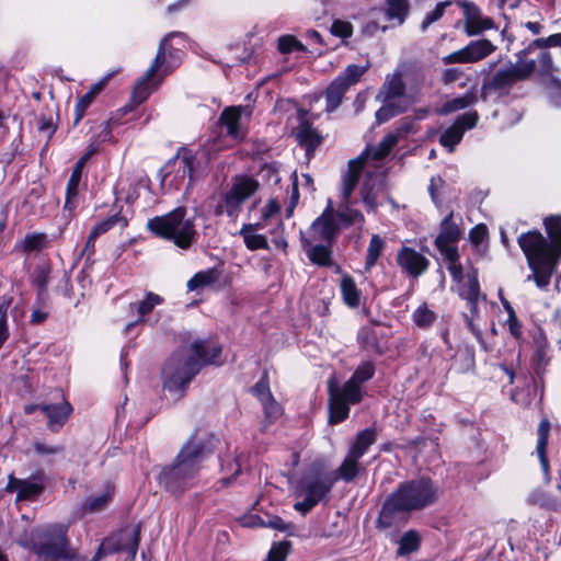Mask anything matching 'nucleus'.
<instances>
[{
    "instance_id": "obj_43",
    "label": "nucleus",
    "mask_w": 561,
    "mask_h": 561,
    "mask_svg": "<svg viewBox=\"0 0 561 561\" xmlns=\"http://www.w3.org/2000/svg\"><path fill=\"white\" fill-rule=\"evenodd\" d=\"M385 240L378 236L373 234L368 244L367 254H366V262H365V268L370 270L378 261L383 248H385Z\"/></svg>"
},
{
    "instance_id": "obj_63",
    "label": "nucleus",
    "mask_w": 561,
    "mask_h": 561,
    "mask_svg": "<svg viewBox=\"0 0 561 561\" xmlns=\"http://www.w3.org/2000/svg\"><path fill=\"white\" fill-rule=\"evenodd\" d=\"M93 100L94 99L87 93L78 100L75 107V125H77L82 119L87 108L90 106Z\"/></svg>"
},
{
    "instance_id": "obj_41",
    "label": "nucleus",
    "mask_w": 561,
    "mask_h": 561,
    "mask_svg": "<svg viewBox=\"0 0 561 561\" xmlns=\"http://www.w3.org/2000/svg\"><path fill=\"white\" fill-rule=\"evenodd\" d=\"M421 537L417 531L409 530L399 540L398 556H408L420 548Z\"/></svg>"
},
{
    "instance_id": "obj_5",
    "label": "nucleus",
    "mask_w": 561,
    "mask_h": 561,
    "mask_svg": "<svg viewBox=\"0 0 561 561\" xmlns=\"http://www.w3.org/2000/svg\"><path fill=\"white\" fill-rule=\"evenodd\" d=\"M334 484L331 473L325 472L320 463H312L309 470L296 484L295 511L307 515L314 506L328 496Z\"/></svg>"
},
{
    "instance_id": "obj_14",
    "label": "nucleus",
    "mask_w": 561,
    "mask_h": 561,
    "mask_svg": "<svg viewBox=\"0 0 561 561\" xmlns=\"http://www.w3.org/2000/svg\"><path fill=\"white\" fill-rule=\"evenodd\" d=\"M175 34L176 33H169L161 39L156 58L153 59L150 68L146 71L144 78L136 84L134 89L133 99L136 103H142L150 95L151 90L148 87V82L153 78L158 69L164 64L167 43Z\"/></svg>"
},
{
    "instance_id": "obj_60",
    "label": "nucleus",
    "mask_w": 561,
    "mask_h": 561,
    "mask_svg": "<svg viewBox=\"0 0 561 561\" xmlns=\"http://www.w3.org/2000/svg\"><path fill=\"white\" fill-rule=\"evenodd\" d=\"M358 339L365 348L378 350L377 334L373 329H362L358 333Z\"/></svg>"
},
{
    "instance_id": "obj_52",
    "label": "nucleus",
    "mask_w": 561,
    "mask_h": 561,
    "mask_svg": "<svg viewBox=\"0 0 561 561\" xmlns=\"http://www.w3.org/2000/svg\"><path fill=\"white\" fill-rule=\"evenodd\" d=\"M399 141V136L396 135V134H390L388 136H386L377 146L376 150H375V158L376 159H383L385 157H387L390 151L394 148V146L398 144Z\"/></svg>"
},
{
    "instance_id": "obj_31",
    "label": "nucleus",
    "mask_w": 561,
    "mask_h": 561,
    "mask_svg": "<svg viewBox=\"0 0 561 561\" xmlns=\"http://www.w3.org/2000/svg\"><path fill=\"white\" fill-rule=\"evenodd\" d=\"M260 228V224H247L240 230L243 236L247 248L251 251L259 249H268L267 239L263 234H257L255 231Z\"/></svg>"
},
{
    "instance_id": "obj_35",
    "label": "nucleus",
    "mask_w": 561,
    "mask_h": 561,
    "mask_svg": "<svg viewBox=\"0 0 561 561\" xmlns=\"http://www.w3.org/2000/svg\"><path fill=\"white\" fill-rule=\"evenodd\" d=\"M45 113H42L37 118V131L43 134L50 139L57 129V119L58 113L55 108L49 107L48 105L45 107Z\"/></svg>"
},
{
    "instance_id": "obj_18",
    "label": "nucleus",
    "mask_w": 561,
    "mask_h": 561,
    "mask_svg": "<svg viewBox=\"0 0 561 561\" xmlns=\"http://www.w3.org/2000/svg\"><path fill=\"white\" fill-rule=\"evenodd\" d=\"M396 260L401 270L413 278L421 276L430 266V261L423 254L409 247H402Z\"/></svg>"
},
{
    "instance_id": "obj_17",
    "label": "nucleus",
    "mask_w": 561,
    "mask_h": 561,
    "mask_svg": "<svg viewBox=\"0 0 561 561\" xmlns=\"http://www.w3.org/2000/svg\"><path fill=\"white\" fill-rule=\"evenodd\" d=\"M460 7L465 15V33L468 36H476L480 33L494 27V22L491 18L483 16L480 9L471 1L463 0Z\"/></svg>"
},
{
    "instance_id": "obj_50",
    "label": "nucleus",
    "mask_w": 561,
    "mask_h": 561,
    "mask_svg": "<svg viewBox=\"0 0 561 561\" xmlns=\"http://www.w3.org/2000/svg\"><path fill=\"white\" fill-rule=\"evenodd\" d=\"M112 499V495L110 491L104 492L100 495H96L94 497H91L85 504H84V512L85 513H95L101 512L105 510V507L108 505L110 501Z\"/></svg>"
},
{
    "instance_id": "obj_40",
    "label": "nucleus",
    "mask_w": 561,
    "mask_h": 561,
    "mask_svg": "<svg viewBox=\"0 0 561 561\" xmlns=\"http://www.w3.org/2000/svg\"><path fill=\"white\" fill-rule=\"evenodd\" d=\"M219 278V272L216 268H208L196 273L188 282L187 289L193 291L198 288L209 286L217 282Z\"/></svg>"
},
{
    "instance_id": "obj_1",
    "label": "nucleus",
    "mask_w": 561,
    "mask_h": 561,
    "mask_svg": "<svg viewBox=\"0 0 561 561\" xmlns=\"http://www.w3.org/2000/svg\"><path fill=\"white\" fill-rule=\"evenodd\" d=\"M440 491L432 479L421 477L399 483L387 496L378 514V529L399 527L408 520L412 512L422 511L435 504Z\"/></svg>"
},
{
    "instance_id": "obj_38",
    "label": "nucleus",
    "mask_w": 561,
    "mask_h": 561,
    "mask_svg": "<svg viewBox=\"0 0 561 561\" xmlns=\"http://www.w3.org/2000/svg\"><path fill=\"white\" fill-rule=\"evenodd\" d=\"M410 11V3L408 0H387V19L396 20L398 25L404 23Z\"/></svg>"
},
{
    "instance_id": "obj_3",
    "label": "nucleus",
    "mask_w": 561,
    "mask_h": 561,
    "mask_svg": "<svg viewBox=\"0 0 561 561\" xmlns=\"http://www.w3.org/2000/svg\"><path fill=\"white\" fill-rule=\"evenodd\" d=\"M221 351L219 344L209 340H196L190 346L174 351L161 371L163 388L183 396L201 369L214 364Z\"/></svg>"
},
{
    "instance_id": "obj_16",
    "label": "nucleus",
    "mask_w": 561,
    "mask_h": 561,
    "mask_svg": "<svg viewBox=\"0 0 561 561\" xmlns=\"http://www.w3.org/2000/svg\"><path fill=\"white\" fill-rule=\"evenodd\" d=\"M140 533L141 523L124 527L110 539L112 550L126 552L131 560L135 559L140 541Z\"/></svg>"
},
{
    "instance_id": "obj_64",
    "label": "nucleus",
    "mask_w": 561,
    "mask_h": 561,
    "mask_svg": "<svg viewBox=\"0 0 561 561\" xmlns=\"http://www.w3.org/2000/svg\"><path fill=\"white\" fill-rule=\"evenodd\" d=\"M549 90L551 102L556 106H561V80L557 77H552L549 81Z\"/></svg>"
},
{
    "instance_id": "obj_26",
    "label": "nucleus",
    "mask_w": 561,
    "mask_h": 561,
    "mask_svg": "<svg viewBox=\"0 0 561 561\" xmlns=\"http://www.w3.org/2000/svg\"><path fill=\"white\" fill-rule=\"evenodd\" d=\"M360 458L353 457L351 453H347L340 467L332 472L334 482L343 480L344 482H353L359 474L362 467L358 463Z\"/></svg>"
},
{
    "instance_id": "obj_54",
    "label": "nucleus",
    "mask_w": 561,
    "mask_h": 561,
    "mask_svg": "<svg viewBox=\"0 0 561 561\" xmlns=\"http://www.w3.org/2000/svg\"><path fill=\"white\" fill-rule=\"evenodd\" d=\"M330 32L332 35L345 41L353 35V25L348 21L336 19L332 22Z\"/></svg>"
},
{
    "instance_id": "obj_9",
    "label": "nucleus",
    "mask_w": 561,
    "mask_h": 561,
    "mask_svg": "<svg viewBox=\"0 0 561 561\" xmlns=\"http://www.w3.org/2000/svg\"><path fill=\"white\" fill-rule=\"evenodd\" d=\"M259 187V181L251 176L233 178L230 190L221 196L215 214L217 216L226 214L230 219L236 220L242 210L243 203L253 196Z\"/></svg>"
},
{
    "instance_id": "obj_19",
    "label": "nucleus",
    "mask_w": 561,
    "mask_h": 561,
    "mask_svg": "<svg viewBox=\"0 0 561 561\" xmlns=\"http://www.w3.org/2000/svg\"><path fill=\"white\" fill-rule=\"evenodd\" d=\"M402 77V72L399 70L387 75L383 83L376 94V100H407L409 95L407 94V85Z\"/></svg>"
},
{
    "instance_id": "obj_59",
    "label": "nucleus",
    "mask_w": 561,
    "mask_h": 561,
    "mask_svg": "<svg viewBox=\"0 0 561 561\" xmlns=\"http://www.w3.org/2000/svg\"><path fill=\"white\" fill-rule=\"evenodd\" d=\"M34 451L38 456H54L64 451V447L60 445H50L44 442L36 440L33 443Z\"/></svg>"
},
{
    "instance_id": "obj_61",
    "label": "nucleus",
    "mask_w": 561,
    "mask_h": 561,
    "mask_svg": "<svg viewBox=\"0 0 561 561\" xmlns=\"http://www.w3.org/2000/svg\"><path fill=\"white\" fill-rule=\"evenodd\" d=\"M425 81V76L421 69H417L413 71L412 73V83L409 88V98H411L413 101L415 100L416 94L422 89Z\"/></svg>"
},
{
    "instance_id": "obj_23",
    "label": "nucleus",
    "mask_w": 561,
    "mask_h": 561,
    "mask_svg": "<svg viewBox=\"0 0 561 561\" xmlns=\"http://www.w3.org/2000/svg\"><path fill=\"white\" fill-rule=\"evenodd\" d=\"M551 424L550 421L547 417H543L537 430L538 440L536 446V453L538 455L541 469L545 474V481H550V467H549V460L547 457V445L549 439V433H550Z\"/></svg>"
},
{
    "instance_id": "obj_13",
    "label": "nucleus",
    "mask_w": 561,
    "mask_h": 561,
    "mask_svg": "<svg viewBox=\"0 0 561 561\" xmlns=\"http://www.w3.org/2000/svg\"><path fill=\"white\" fill-rule=\"evenodd\" d=\"M461 231L454 221V214L450 211L440 222L439 233L434 244L446 260H455L457 256L456 243L460 239Z\"/></svg>"
},
{
    "instance_id": "obj_7",
    "label": "nucleus",
    "mask_w": 561,
    "mask_h": 561,
    "mask_svg": "<svg viewBox=\"0 0 561 561\" xmlns=\"http://www.w3.org/2000/svg\"><path fill=\"white\" fill-rule=\"evenodd\" d=\"M147 229L154 236L172 241L184 250L192 245L196 236L194 219L186 218L184 207H178L165 215L149 219Z\"/></svg>"
},
{
    "instance_id": "obj_55",
    "label": "nucleus",
    "mask_w": 561,
    "mask_h": 561,
    "mask_svg": "<svg viewBox=\"0 0 561 561\" xmlns=\"http://www.w3.org/2000/svg\"><path fill=\"white\" fill-rule=\"evenodd\" d=\"M449 4V1L438 2L435 9L425 15L423 22L421 23V31L425 32L430 25L438 21L444 15L445 9Z\"/></svg>"
},
{
    "instance_id": "obj_53",
    "label": "nucleus",
    "mask_w": 561,
    "mask_h": 561,
    "mask_svg": "<svg viewBox=\"0 0 561 561\" xmlns=\"http://www.w3.org/2000/svg\"><path fill=\"white\" fill-rule=\"evenodd\" d=\"M530 502L535 505H539L541 507H545L548 510H553V511L558 510V507H559L558 500L553 499L545 491H535L530 495Z\"/></svg>"
},
{
    "instance_id": "obj_4",
    "label": "nucleus",
    "mask_w": 561,
    "mask_h": 561,
    "mask_svg": "<svg viewBox=\"0 0 561 561\" xmlns=\"http://www.w3.org/2000/svg\"><path fill=\"white\" fill-rule=\"evenodd\" d=\"M518 245L526 256L531 274L527 280H534L539 288H546L556 270L559 254L548 239L539 230L522 233L517 239Z\"/></svg>"
},
{
    "instance_id": "obj_48",
    "label": "nucleus",
    "mask_w": 561,
    "mask_h": 561,
    "mask_svg": "<svg viewBox=\"0 0 561 561\" xmlns=\"http://www.w3.org/2000/svg\"><path fill=\"white\" fill-rule=\"evenodd\" d=\"M257 525L262 527H268L288 535L294 534L295 526L291 523H286L279 516H267L266 519L257 517Z\"/></svg>"
},
{
    "instance_id": "obj_22",
    "label": "nucleus",
    "mask_w": 561,
    "mask_h": 561,
    "mask_svg": "<svg viewBox=\"0 0 561 561\" xmlns=\"http://www.w3.org/2000/svg\"><path fill=\"white\" fill-rule=\"evenodd\" d=\"M178 160L181 161V164L183 167V176L187 174L190 178V182H192L194 180V174L199 164V161L197 160L196 154L185 147H180L178 149L176 154L173 158L169 159L164 167L161 169V172L164 173L162 180H165L167 175L170 172L171 165L174 164Z\"/></svg>"
},
{
    "instance_id": "obj_24",
    "label": "nucleus",
    "mask_w": 561,
    "mask_h": 561,
    "mask_svg": "<svg viewBox=\"0 0 561 561\" xmlns=\"http://www.w3.org/2000/svg\"><path fill=\"white\" fill-rule=\"evenodd\" d=\"M46 474L43 470L33 473L28 479H24L18 501L33 500L38 496L45 489Z\"/></svg>"
},
{
    "instance_id": "obj_21",
    "label": "nucleus",
    "mask_w": 561,
    "mask_h": 561,
    "mask_svg": "<svg viewBox=\"0 0 561 561\" xmlns=\"http://www.w3.org/2000/svg\"><path fill=\"white\" fill-rule=\"evenodd\" d=\"M458 295L468 302L470 312L476 316L479 312V300L481 298L485 300V296L480 291L478 271L476 268L468 272L466 279L459 283Z\"/></svg>"
},
{
    "instance_id": "obj_47",
    "label": "nucleus",
    "mask_w": 561,
    "mask_h": 561,
    "mask_svg": "<svg viewBox=\"0 0 561 561\" xmlns=\"http://www.w3.org/2000/svg\"><path fill=\"white\" fill-rule=\"evenodd\" d=\"M412 319L416 327L427 329L435 321L436 314L434 311L430 310L424 302L414 310Z\"/></svg>"
},
{
    "instance_id": "obj_8",
    "label": "nucleus",
    "mask_w": 561,
    "mask_h": 561,
    "mask_svg": "<svg viewBox=\"0 0 561 561\" xmlns=\"http://www.w3.org/2000/svg\"><path fill=\"white\" fill-rule=\"evenodd\" d=\"M535 70V60L511 64L510 67L496 70L483 81L480 91L481 100L485 102L493 95L497 98L508 95L516 82L529 79Z\"/></svg>"
},
{
    "instance_id": "obj_46",
    "label": "nucleus",
    "mask_w": 561,
    "mask_h": 561,
    "mask_svg": "<svg viewBox=\"0 0 561 561\" xmlns=\"http://www.w3.org/2000/svg\"><path fill=\"white\" fill-rule=\"evenodd\" d=\"M47 244V236L44 232L27 233L21 241V248L24 252L39 251Z\"/></svg>"
},
{
    "instance_id": "obj_29",
    "label": "nucleus",
    "mask_w": 561,
    "mask_h": 561,
    "mask_svg": "<svg viewBox=\"0 0 561 561\" xmlns=\"http://www.w3.org/2000/svg\"><path fill=\"white\" fill-rule=\"evenodd\" d=\"M329 392H334V394L341 397L350 404L359 403L363 398L360 385L355 382L351 378L344 383L342 388H339L337 386L330 383Z\"/></svg>"
},
{
    "instance_id": "obj_32",
    "label": "nucleus",
    "mask_w": 561,
    "mask_h": 561,
    "mask_svg": "<svg viewBox=\"0 0 561 561\" xmlns=\"http://www.w3.org/2000/svg\"><path fill=\"white\" fill-rule=\"evenodd\" d=\"M81 163H76L72 169L70 179L68 180L66 187V202L65 207L69 210L76 207L77 197L79 194V184L82 176Z\"/></svg>"
},
{
    "instance_id": "obj_28",
    "label": "nucleus",
    "mask_w": 561,
    "mask_h": 561,
    "mask_svg": "<svg viewBox=\"0 0 561 561\" xmlns=\"http://www.w3.org/2000/svg\"><path fill=\"white\" fill-rule=\"evenodd\" d=\"M163 301L164 299L160 295L148 291L142 300L130 304V309L136 308L138 319L127 325V331L141 322L145 316L149 314L157 306L163 304Z\"/></svg>"
},
{
    "instance_id": "obj_15",
    "label": "nucleus",
    "mask_w": 561,
    "mask_h": 561,
    "mask_svg": "<svg viewBox=\"0 0 561 561\" xmlns=\"http://www.w3.org/2000/svg\"><path fill=\"white\" fill-rule=\"evenodd\" d=\"M311 230L318 236L319 239L332 243L341 230L333 202L328 199V204L323 213L312 222Z\"/></svg>"
},
{
    "instance_id": "obj_62",
    "label": "nucleus",
    "mask_w": 561,
    "mask_h": 561,
    "mask_svg": "<svg viewBox=\"0 0 561 561\" xmlns=\"http://www.w3.org/2000/svg\"><path fill=\"white\" fill-rule=\"evenodd\" d=\"M478 119H479V115L476 111H473V112H468L462 115H459L456 118L454 124L463 127V131H465L466 129L473 128L477 125Z\"/></svg>"
},
{
    "instance_id": "obj_49",
    "label": "nucleus",
    "mask_w": 561,
    "mask_h": 561,
    "mask_svg": "<svg viewBox=\"0 0 561 561\" xmlns=\"http://www.w3.org/2000/svg\"><path fill=\"white\" fill-rule=\"evenodd\" d=\"M558 69L554 67L550 53L542 51L538 58V73L541 78L551 80L553 72Z\"/></svg>"
},
{
    "instance_id": "obj_20",
    "label": "nucleus",
    "mask_w": 561,
    "mask_h": 561,
    "mask_svg": "<svg viewBox=\"0 0 561 561\" xmlns=\"http://www.w3.org/2000/svg\"><path fill=\"white\" fill-rule=\"evenodd\" d=\"M38 410L48 419L47 427L51 432H57L68 420L72 412L71 404L61 396L58 403H41Z\"/></svg>"
},
{
    "instance_id": "obj_6",
    "label": "nucleus",
    "mask_w": 561,
    "mask_h": 561,
    "mask_svg": "<svg viewBox=\"0 0 561 561\" xmlns=\"http://www.w3.org/2000/svg\"><path fill=\"white\" fill-rule=\"evenodd\" d=\"M18 543L33 551L38 558L53 561L70 547L68 526L65 524H49L38 527L20 537Z\"/></svg>"
},
{
    "instance_id": "obj_10",
    "label": "nucleus",
    "mask_w": 561,
    "mask_h": 561,
    "mask_svg": "<svg viewBox=\"0 0 561 561\" xmlns=\"http://www.w3.org/2000/svg\"><path fill=\"white\" fill-rule=\"evenodd\" d=\"M362 165L360 160H351L348 169L342 178V202L335 210L341 228L357 224L363 225L365 221L363 214L351 207V195L358 183Z\"/></svg>"
},
{
    "instance_id": "obj_25",
    "label": "nucleus",
    "mask_w": 561,
    "mask_h": 561,
    "mask_svg": "<svg viewBox=\"0 0 561 561\" xmlns=\"http://www.w3.org/2000/svg\"><path fill=\"white\" fill-rule=\"evenodd\" d=\"M380 102L382 105L375 114L377 125H381L391 118L403 114L409 107V102L407 100H389Z\"/></svg>"
},
{
    "instance_id": "obj_30",
    "label": "nucleus",
    "mask_w": 561,
    "mask_h": 561,
    "mask_svg": "<svg viewBox=\"0 0 561 561\" xmlns=\"http://www.w3.org/2000/svg\"><path fill=\"white\" fill-rule=\"evenodd\" d=\"M377 439V432L375 428L369 427L365 428L357 433L356 438L351 446L348 453L353 455V457L362 458L367 449L375 444Z\"/></svg>"
},
{
    "instance_id": "obj_58",
    "label": "nucleus",
    "mask_w": 561,
    "mask_h": 561,
    "mask_svg": "<svg viewBox=\"0 0 561 561\" xmlns=\"http://www.w3.org/2000/svg\"><path fill=\"white\" fill-rule=\"evenodd\" d=\"M252 392L261 402L270 400L273 396L270 390L267 374L264 373L262 378L253 386Z\"/></svg>"
},
{
    "instance_id": "obj_34",
    "label": "nucleus",
    "mask_w": 561,
    "mask_h": 561,
    "mask_svg": "<svg viewBox=\"0 0 561 561\" xmlns=\"http://www.w3.org/2000/svg\"><path fill=\"white\" fill-rule=\"evenodd\" d=\"M543 226L549 237V243L561 255V215H551L545 218Z\"/></svg>"
},
{
    "instance_id": "obj_36",
    "label": "nucleus",
    "mask_w": 561,
    "mask_h": 561,
    "mask_svg": "<svg viewBox=\"0 0 561 561\" xmlns=\"http://www.w3.org/2000/svg\"><path fill=\"white\" fill-rule=\"evenodd\" d=\"M329 410L330 422L336 424L347 419L350 414V403L334 394V392H329Z\"/></svg>"
},
{
    "instance_id": "obj_51",
    "label": "nucleus",
    "mask_w": 561,
    "mask_h": 561,
    "mask_svg": "<svg viewBox=\"0 0 561 561\" xmlns=\"http://www.w3.org/2000/svg\"><path fill=\"white\" fill-rule=\"evenodd\" d=\"M278 50L283 54H289L293 50L305 51L306 47L295 36L283 35L278 38Z\"/></svg>"
},
{
    "instance_id": "obj_56",
    "label": "nucleus",
    "mask_w": 561,
    "mask_h": 561,
    "mask_svg": "<svg viewBox=\"0 0 561 561\" xmlns=\"http://www.w3.org/2000/svg\"><path fill=\"white\" fill-rule=\"evenodd\" d=\"M375 374V366L371 362H364L355 369L351 379L357 383H363L373 378Z\"/></svg>"
},
{
    "instance_id": "obj_12",
    "label": "nucleus",
    "mask_w": 561,
    "mask_h": 561,
    "mask_svg": "<svg viewBox=\"0 0 561 561\" xmlns=\"http://www.w3.org/2000/svg\"><path fill=\"white\" fill-rule=\"evenodd\" d=\"M496 46L488 38L469 42L459 50L453 51L442 58L444 65L474 64L492 55Z\"/></svg>"
},
{
    "instance_id": "obj_42",
    "label": "nucleus",
    "mask_w": 561,
    "mask_h": 561,
    "mask_svg": "<svg viewBox=\"0 0 561 561\" xmlns=\"http://www.w3.org/2000/svg\"><path fill=\"white\" fill-rule=\"evenodd\" d=\"M462 137L463 127L453 124L440 135L439 142L443 147L447 148L449 152H453Z\"/></svg>"
},
{
    "instance_id": "obj_27",
    "label": "nucleus",
    "mask_w": 561,
    "mask_h": 561,
    "mask_svg": "<svg viewBox=\"0 0 561 561\" xmlns=\"http://www.w3.org/2000/svg\"><path fill=\"white\" fill-rule=\"evenodd\" d=\"M245 110L243 106L226 107L220 114L219 122L226 126L227 134L232 138L241 137L240 119L241 113Z\"/></svg>"
},
{
    "instance_id": "obj_33",
    "label": "nucleus",
    "mask_w": 561,
    "mask_h": 561,
    "mask_svg": "<svg viewBox=\"0 0 561 561\" xmlns=\"http://www.w3.org/2000/svg\"><path fill=\"white\" fill-rule=\"evenodd\" d=\"M306 253L314 265L330 267L333 264L331 243L311 245Z\"/></svg>"
},
{
    "instance_id": "obj_11",
    "label": "nucleus",
    "mask_w": 561,
    "mask_h": 561,
    "mask_svg": "<svg viewBox=\"0 0 561 561\" xmlns=\"http://www.w3.org/2000/svg\"><path fill=\"white\" fill-rule=\"evenodd\" d=\"M367 69L368 67L348 65L345 70L329 84L325 90L327 112L331 113L341 105L346 91L360 80Z\"/></svg>"
},
{
    "instance_id": "obj_39",
    "label": "nucleus",
    "mask_w": 561,
    "mask_h": 561,
    "mask_svg": "<svg viewBox=\"0 0 561 561\" xmlns=\"http://www.w3.org/2000/svg\"><path fill=\"white\" fill-rule=\"evenodd\" d=\"M297 140L301 146H305L307 152H309L320 144L321 138L318 135L317 130L312 128V126L309 123L304 122L299 126L297 133Z\"/></svg>"
},
{
    "instance_id": "obj_37",
    "label": "nucleus",
    "mask_w": 561,
    "mask_h": 561,
    "mask_svg": "<svg viewBox=\"0 0 561 561\" xmlns=\"http://www.w3.org/2000/svg\"><path fill=\"white\" fill-rule=\"evenodd\" d=\"M340 287L344 302L351 308L358 307L360 302V293L357 289L354 279L348 275L343 276Z\"/></svg>"
},
{
    "instance_id": "obj_44",
    "label": "nucleus",
    "mask_w": 561,
    "mask_h": 561,
    "mask_svg": "<svg viewBox=\"0 0 561 561\" xmlns=\"http://www.w3.org/2000/svg\"><path fill=\"white\" fill-rule=\"evenodd\" d=\"M116 225H119L121 228H125L127 226V219L125 217L121 216V214H118V213L114 214V215L110 216L108 218L99 221L91 229L90 232L92 233V237L99 238L101 234L107 232L110 229H112Z\"/></svg>"
},
{
    "instance_id": "obj_45",
    "label": "nucleus",
    "mask_w": 561,
    "mask_h": 561,
    "mask_svg": "<svg viewBox=\"0 0 561 561\" xmlns=\"http://www.w3.org/2000/svg\"><path fill=\"white\" fill-rule=\"evenodd\" d=\"M478 101L477 95L473 92H466L461 96H457L453 100L447 101L444 106V113H451L459 110H463L470 105H473Z\"/></svg>"
},
{
    "instance_id": "obj_2",
    "label": "nucleus",
    "mask_w": 561,
    "mask_h": 561,
    "mask_svg": "<svg viewBox=\"0 0 561 561\" xmlns=\"http://www.w3.org/2000/svg\"><path fill=\"white\" fill-rule=\"evenodd\" d=\"M217 437L207 431L195 430L181 447L172 465L162 468L159 483L172 494L191 489L204 459L214 451Z\"/></svg>"
},
{
    "instance_id": "obj_57",
    "label": "nucleus",
    "mask_w": 561,
    "mask_h": 561,
    "mask_svg": "<svg viewBox=\"0 0 561 561\" xmlns=\"http://www.w3.org/2000/svg\"><path fill=\"white\" fill-rule=\"evenodd\" d=\"M289 550V541L274 543L267 554L266 561H285Z\"/></svg>"
}]
</instances>
